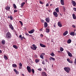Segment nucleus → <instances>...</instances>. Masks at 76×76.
I'll return each mask as SVG.
<instances>
[{
    "label": "nucleus",
    "mask_w": 76,
    "mask_h": 76,
    "mask_svg": "<svg viewBox=\"0 0 76 76\" xmlns=\"http://www.w3.org/2000/svg\"><path fill=\"white\" fill-rule=\"evenodd\" d=\"M42 76H48L46 73L45 72H42Z\"/></svg>",
    "instance_id": "obj_9"
},
{
    "label": "nucleus",
    "mask_w": 76,
    "mask_h": 76,
    "mask_svg": "<svg viewBox=\"0 0 76 76\" xmlns=\"http://www.w3.org/2000/svg\"><path fill=\"white\" fill-rule=\"evenodd\" d=\"M61 22H58V26L60 27H61L62 26V25L61 24Z\"/></svg>",
    "instance_id": "obj_13"
},
{
    "label": "nucleus",
    "mask_w": 76,
    "mask_h": 76,
    "mask_svg": "<svg viewBox=\"0 0 76 76\" xmlns=\"http://www.w3.org/2000/svg\"><path fill=\"white\" fill-rule=\"evenodd\" d=\"M41 22H42V23H44L45 22V21H44V20H43V19H42L41 20Z\"/></svg>",
    "instance_id": "obj_44"
},
{
    "label": "nucleus",
    "mask_w": 76,
    "mask_h": 76,
    "mask_svg": "<svg viewBox=\"0 0 76 76\" xmlns=\"http://www.w3.org/2000/svg\"><path fill=\"white\" fill-rule=\"evenodd\" d=\"M40 31H42V29H40Z\"/></svg>",
    "instance_id": "obj_58"
},
{
    "label": "nucleus",
    "mask_w": 76,
    "mask_h": 76,
    "mask_svg": "<svg viewBox=\"0 0 76 76\" xmlns=\"http://www.w3.org/2000/svg\"><path fill=\"white\" fill-rule=\"evenodd\" d=\"M63 11L65 12L66 11V7L64 6H62Z\"/></svg>",
    "instance_id": "obj_31"
},
{
    "label": "nucleus",
    "mask_w": 76,
    "mask_h": 76,
    "mask_svg": "<svg viewBox=\"0 0 76 76\" xmlns=\"http://www.w3.org/2000/svg\"><path fill=\"white\" fill-rule=\"evenodd\" d=\"M1 43L3 45H5V41L4 40H2L1 41Z\"/></svg>",
    "instance_id": "obj_25"
},
{
    "label": "nucleus",
    "mask_w": 76,
    "mask_h": 76,
    "mask_svg": "<svg viewBox=\"0 0 76 76\" xmlns=\"http://www.w3.org/2000/svg\"><path fill=\"white\" fill-rule=\"evenodd\" d=\"M40 36L41 37H43V35L42 34H40Z\"/></svg>",
    "instance_id": "obj_47"
},
{
    "label": "nucleus",
    "mask_w": 76,
    "mask_h": 76,
    "mask_svg": "<svg viewBox=\"0 0 76 76\" xmlns=\"http://www.w3.org/2000/svg\"><path fill=\"white\" fill-rule=\"evenodd\" d=\"M60 50L62 52L64 50V49L62 47H60Z\"/></svg>",
    "instance_id": "obj_34"
},
{
    "label": "nucleus",
    "mask_w": 76,
    "mask_h": 76,
    "mask_svg": "<svg viewBox=\"0 0 76 76\" xmlns=\"http://www.w3.org/2000/svg\"><path fill=\"white\" fill-rule=\"evenodd\" d=\"M46 21L48 23H49L50 20L49 17L46 18L45 19Z\"/></svg>",
    "instance_id": "obj_7"
},
{
    "label": "nucleus",
    "mask_w": 76,
    "mask_h": 76,
    "mask_svg": "<svg viewBox=\"0 0 76 76\" xmlns=\"http://www.w3.org/2000/svg\"><path fill=\"white\" fill-rule=\"evenodd\" d=\"M74 63L76 65V58L75 59V61L74 62Z\"/></svg>",
    "instance_id": "obj_48"
},
{
    "label": "nucleus",
    "mask_w": 76,
    "mask_h": 76,
    "mask_svg": "<svg viewBox=\"0 0 76 76\" xmlns=\"http://www.w3.org/2000/svg\"><path fill=\"white\" fill-rule=\"evenodd\" d=\"M19 22H20V23L21 26H22L23 25V23L21 21H20Z\"/></svg>",
    "instance_id": "obj_39"
},
{
    "label": "nucleus",
    "mask_w": 76,
    "mask_h": 76,
    "mask_svg": "<svg viewBox=\"0 0 76 76\" xmlns=\"http://www.w3.org/2000/svg\"><path fill=\"white\" fill-rule=\"evenodd\" d=\"M60 2L61 4H62V5H64V0H61Z\"/></svg>",
    "instance_id": "obj_19"
},
{
    "label": "nucleus",
    "mask_w": 76,
    "mask_h": 76,
    "mask_svg": "<svg viewBox=\"0 0 76 76\" xmlns=\"http://www.w3.org/2000/svg\"><path fill=\"white\" fill-rule=\"evenodd\" d=\"M4 57L5 60H7L8 59L7 57L5 55L4 56Z\"/></svg>",
    "instance_id": "obj_28"
},
{
    "label": "nucleus",
    "mask_w": 76,
    "mask_h": 76,
    "mask_svg": "<svg viewBox=\"0 0 76 76\" xmlns=\"http://www.w3.org/2000/svg\"><path fill=\"white\" fill-rule=\"evenodd\" d=\"M25 4V2H23V3H21V7H23L24 6V5Z\"/></svg>",
    "instance_id": "obj_24"
},
{
    "label": "nucleus",
    "mask_w": 76,
    "mask_h": 76,
    "mask_svg": "<svg viewBox=\"0 0 76 76\" xmlns=\"http://www.w3.org/2000/svg\"><path fill=\"white\" fill-rule=\"evenodd\" d=\"M11 34L9 32L7 33L6 34V38L8 39H10L11 38Z\"/></svg>",
    "instance_id": "obj_1"
},
{
    "label": "nucleus",
    "mask_w": 76,
    "mask_h": 76,
    "mask_svg": "<svg viewBox=\"0 0 76 76\" xmlns=\"http://www.w3.org/2000/svg\"><path fill=\"white\" fill-rule=\"evenodd\" d=\"M53 14L55 17L57 18L58 17V14H57L56 12H54Z\"/></svg>",
    "instance_id": "obj_6"
},
{
    "label": "nucleus",
    "mask_w": 76,
    "mask_h": 76,
    "mask_svg": "<svg viewBox=\"0 0 76 76\" xmlns=\"http://www.w3.org/2000/svg\"><path fill=\"white\" fill-rule=\"evenodd\" d=\"M67 61H68L69 63H71L72 64V61L69 58H67Z\"/></svg>",
    "instance_id": "obj_22"
},
{
    "label": "nucleus",
    "mask_w": 76,
    "mask_h": 76,
    "mask_svg": "<svg viewBox=\"0 0 76 76\" xmlns=\"http://www.w3.org/2000/svg\"><path fill=\"white\" fill-rule=\"evenodd\" d=\"M10 19L11 20H13V17H12V15H10Z\"/></svg>",
    "instance_id": "obj_37"
},
{
    "label": "nucleus",
    "mask_w": 76,
    "mask_h": 76,
    "mask_svg": "<svg viewBox=\"0 0 76 76\" xmlns=\"http://www.w3.org/2000/svg\"><path fill=\"white\" fill-rule=\"evenodd\" d=\"M49 60H50V61H51L52 60L53 61H55V59L54 58L51 57H50V58H49Z\"/></svg>",
    "instance_id": "obj_20"
},
{
    "label": "nucleus",
    "mask_w": 76,
    "mask_h": 76,
    "mask_svg": "<svg viewBox=\"0 0 76 76\" xmlns=\"http://www.w3.org/2000/svg\"><path fill=\"white\" fill-rule=\"evenodd\" d=\"M31 72H32L33 74H34V71L33 69H32L31 70Z\"/></svg>",
    "instance_id": "obj_40"
},
{
    "label": "nucleus",
    "mask_w": 76,
    "mask_h": 76,
    "mask_svg": "<svg viewBox=\"0 0 76 76\" xmlns=\"http://www.w3.org/2000/svg\"><path fill=\"white\" fill-rule=\"evenodd\" d=\"M40 45L41 47H43V48H46V46L45 45L42 44V43H40Z\"/></svg>",
    "instance_id": "obj_17"
},
{
    "label": "nucleus",
    "mask_w": 76,
    "mask_h": 76,
    "mask_svg": "<svg viewBox=\"0 0 76 76\" xmlns=\"http://www.w3.org/2000/svg\"><path fill=\"white\" fill-rule=\"evenodd\" d=\"M72 4L73 6H75L76 5V3L74 1L72 0Z\"/></svg>",
    "instance_id": "obj_15"
},
{
    "label": "nucleus",
    "mask_w": 76,
    "mask_h": 76,
    "mask_svg": "<svg viewBox=\"0 0 76 76\" xmlns=\"http://www.w3.org/2000/svg\"><path fill=\"white\" fill-rule=\"evenodd\" d=\"M39 61H40L39 60L37 59H36L35 60V61L36 63H38V62H39Z\"/></svg>",
    "instance_id": "obj_30"
},
{
    "label": "nucleus",
    "mask_w": 76,
    "mask_h": 76,
    "mask_svg": "<svg viewBox=\"0 0 76 76\" xmlns=\"http://www.w3.org/2000/svg\"><path fill=\"white\" fill-rule=\"evenodd\" d=\"M72 42V40L71 39H69L68 40V41H67V43L68 44H70V43H71Z\"/></svg>",
    "instance_id": "obj_26"
},
{
    "label": "nucleus",
    "mask_w": 76,
    "mask_h": 76,
    "mask_svg": "<svg viewBox=\"0 0 76 76\" xmlns=\"http://www.w3.org/2000/svg\"><path fill=\"white\" fill-rule=\"evenodd\" d=\"M18 12V11L17 10H14V13H15V12Z\"/></svg>",
    "instance_id": "obj_51"
},
{
    "label": "nucleus",
    "mask_w": 76,
    "mask_h": 76,
    "mask_svg": "<svg viewBox=\"0 0 76 76\" xmlns=\"http://www.w3.org/2000/svg\"><path fill=\"white\" fill-rule=\"evenodd\" d=\"M64 69L67 73H69L70 70V69L69 67H65L64 68Z\"/></svg>",
    "instance_id": "obj_2"
},
{
    "label": "nucleus",
    "mask_w": 76,
    "mask_h": 76,
    "mask_svg": "<svg viewBox=\"0 0 76 76\" xmlns=\"http://www.w3.org/2000/svg\"><path fill=\"white\" fill-rule=\"evenodd\" d=\"M55 10H56V11L57 12H59V10L58 8H56L55 9Z\"/></svg>",
    "instance_id": "obj_35"
},
{
    "label": "nucleus",
    "mask_w": 76,
    "mask_h": 76,
    "mask_svg": "<svg viewBox=\"0 0 76 76\" xmlns=\"http://www.w3.org/2000/svg\"><path fill=\"white\" fill-rule=\"evenodd\" d=\"M19 38L20 39H21V40L23 41V37H22V35H20V36H19Z\"/></svg>",
    "instance_id": "obj_29"
},
{
    "label": "nucleus",
    "mask_w": 76,
    "mask_h": 76,
    "mask_svg": "<svg viewBox=\"0 0 76 76\" xmlns=\"http://www.w3.org/2000/svg\"><path fill=\"white\" fill-rule=\"evenodd\" d=\"M19 65L20 66V67H22V64L21 63H20L19 64Z\"/></svg>",
    "instance_id": "obj_41"
},
{
    "label": "nucleus",
    "mask_w": 76,
    "mask_h": 76,
    "mask_svg": "<svg viewBox=\"0 0 76 76\" xmlns=\"http://www.w3.org/2000/svg\"><path fill=\"white\" fill-rule=\"evenodd\" d=\"M44 55H45V53H42L40 55V57L42 59H44Z\"/></svg>",
    "instance_id": "obj_5"
},
{
    "label": "nucleus",
    "mask_w": 76,
    "mask_h": 76,
    "mask_svg": "<svg viewBox=\"0 0 76 76\" xmlns=\"http://www.w3.org/2000/svg\"><path fill=\"white\" fill-rule=\"evenodd\" d=\"M19 69H21L22 67H19Z\"/></svg>",
    "instance_id": "obj_56"
},
{
    "label": "nucleus",
    "mask_w": 76,
    "mask_h": 76,
    "mask_svg": "<svg viewBox=\"0 0 76 76\" xmlns=\"http://www.w3.org/2000/svg\"><path fill=\"white\" fill-rule=\"evenodd\" d=\"M68 55V56L70 57H72V55L70 52H68V53H67Z\"/></svg>",
    "instance_id": "obj_12"
},
{
    "label": "nucleus",
    "mask_w": 76,
    "mask_h": 76,
    "mask_svg": "<svg viewBox=\"0 0 76 76\" xmlns=\"http://www.w3.org/2000/svg\"><path fill=\"white\" fill-rule=\"evenodd\" d=\"M52 67H53V64L52 65Z\"/></svg>",
    "instance_id": "obj_64"
},
{
    "label": "nucleus",
    "mask_w": 76,
    "mask_h": 76,
    "mask_svg": "<svg viewBox=\"0 0 76 76\" xmlns=\"http://www.w3.org/2000/svg\"><path fill=\"white\" fill-rule=\"evenodd\" d=\"M13 7H14V9H15L17 8L15 4H13Z\"/></svg>",
    "instance_id": "obj_36"
},
{
    "label": "nucleus",
    "mask_w": 76,
    "mask_h": 76,
    "mask_svg": "<svg viewBox=\"0 0 76 76\" xmlns=\"http://www.w3.org/2000/svg\"><path fill=\"white\" fill-rule=\"evenodd\" d=\"M14 71L16 73V74L18 75L19 74V71H18L16 69H14Z\"/></svg>",
    "instance_id": "obj_21"
},
{
    "label": "nucleus",
    "mask_w": 76,
    "mask_h": 76,
    "mask_svg": "<svg viewBox=\"0 0 76 76\" xmlns=\"http://www.w3.org/2000/svg\"><path fill=\"white\" fill-rule=\"evenodd\" d=\"M13 47L14 48H15L16 49H18V47H17V46L15 45H13Z\"/></svg>",
    "instance_id": "obj_32"
},
{
    "label": "nucleus",
    "mask_w": 76,
    "mask_h": 76,
    "mask_svg": "<svg viewBox=\"0 0 76 76\" xmlns=\"http://www.w3.org/2000/svg\"><path fill=\"white\" fill-rule=\"evenodd\" d=\"M23 39H26V38L24 37H23Z\"/></svg>",
    "instance_id": "obj_62"
},
{
    "label": "nucleus",
    "mask_w": 76,
    "mask_h": 76,
    "mask_svg": "<svg viewBox=\"0 0 76 76\" xmlns=\"http://www.w3.org/2000/svg\"><path fill=\"white\" fill-rule=\"evenodd\" d=\"M5 9L6 10H10V7L9 6H7L6 7H5Z\"/></svg>",
    "instance_id": "obj_18"
},
{
    "label": "nucleus",
    "mask_w": 76,
    "mask_h": 76,
    "mask_svg": "<svg viewBox=\"0 0 76 76\" xmlns=\"http://www.w3.org/2000/svg\"><path fill=\"white\" fill-rule=\"evenodd\" d=\"M22 75L23 76H24V75L23 74H22Z\"/></svg>",
    "instance_id": "obj_60"
},
{
    "label": "nucleus",
    "mask_w": 76,
    "mask_h": 76,
    "mask_svg": "<svg viewBox=\"0 0 76 76\" xmlns=\"http://www.w3.org/2000/svg\"><path fill=\"white\" fill-rule=\"evenodd\" d=\"M54 27L55 28H56V25H54Z\"/></svg>",
    "instance_id": "obj_59"
},
{
    "label": "nucleus",
    "mask_w": 76,
    "mask_h": 76,
    "mask_svg": "<svg viewBox=\"0 0 76 76\" xmlns=\"http://www.w3.org/2000/svg\"><path fill=\"white\" fill-rule=\"evenodd\" d=\"M48 26V24L46 22L44 23V27L45 28H47Z\"/></svg>",
    "instance_id": "obj_11"
},
{
    "label": "nucleus",
    "mask_w": 76,
    "mask_h": 76,
    "mask_svg": "<svg viewBox=\"0 0 76 76\" xmlns=\"http://www.w3.org/2000/svg\"><path fill=\"white\" fill-rule=\"evenodd\" d=\"M9 26L10 28H11V29L13 31H15V30L14 29V28L12 26V25L11 24L10 25H9Z\"/></svg>",
    "instance_id": "obj_10"
},
{
    "label": "nucleus",
    "mask_w": 76,
    "mask_h": 76,
    "mask_svg": "<svg viewBox=\"0 0 76 76\" xmlns=\"http://www.w3.org/2000/svg\"><path fill=\"white\" fill-rule=\"evenodd\" d=\"M34 29L31 30V31H28V33L30 34H32L34 33Z\"/></svg>",
    "instance_id": "obj_23"
},
{
    "label": "nucleus",
    "mask_w": 76,
    "mask_h": 76,
    "mask_svg": "<svg viewBox=\"0 0 76 76\" xmlns=\"http://www.w3.org/2000/svg\"><path fill=\"white\" fill-rule=\"evenodd\" d=\"M39 3H40V4H43V2L41 1H39Z\"/></svg>",
    "instance_id": "obj_45"
},
{
    "label": "nucleus",
    "mask_w": 76,
    "mask_h": 76,
    "mask_svg": "<svg viewBox=\"0 0 76 76\" xmlns=\"http://www.w3.org/2000/svg\"><path fill=\"white\" fill-rule=\"evenodd\" d=\"M45 61H46V62H48V61L47 60V59H45Z\"/></svg>",
    "instance_id": "obj_55"
},
{
    "label": "nucleus",
    "mask_w": 76,
    "mask_h": 76,
    "mask_svg": "<svg viewBox=\"0 0 76 76\" xmlns=\"http://www.w3.org/2000/svg\"><path fill=\"white\" fill-rule=\"evenodd\" d=\"M72 16L73 19H76V17L75 14H73L72 15Z\"/></svg>",
    "instance_id": "obj_27"
},
{
    "label": "nucleus",
    "mask_w": 76,
    "mask_h": 76,
    "mask_svg": "<svg viewBox=\"0 0 76 76\" xmlns=\"http://www.w3.org/2000/svg\"><path fill=\"white\" fill-rule=\"evenodd\" d=\"M27 69V71H28V72L29 73H30L31 72V69L30 66H27L26 67Z\"/></svg>",
    "instance_id": "obj_3"
},
{
    "label": "nucleus",
    "mask_w": 76,
    "mask_h": 76,
    "mask_svg": "<svg viewBox=\"0 0 76 76\" xmlns=\"http://www.w3.org/2000/svg\"><path fill=\"white\" fill-rule=\"evenodd\" d=\"M25 34L27 36H28L29 35V34L28 33H25Z\"/></svg>",
    "instance_id": "obj_46"
},
{
    "label": "nucleus",
    "mask_w": 76,
    "mask_h": 76,
    "mask_svg": "<svg viewBox=\"0 0 76 76\" xmlns=\"http://www.w3.org/2000/svg\"><path fill=\"white\" fill-rule=\"evenodd\" d=\"M42 64L44 65H45V61L44 60H43V61H42Z\"/></svg>",
    "instance_id": "obj_42"
},
{
    "label": "nucleus",
    "mask_w": 76,
    "mask_h": 76,
    "mask_svg": "<svg viewBox=\"0 0 76 76\" xmlns=\"http://www.w3.org/2000/svg\"><path fill=\"white\" fill-rule=\"evenodd\" d=\"M72 27L74 28L75 27V26L74 25H72Z\"/></svg>",
    "instance_id": "obj_53"
},
{
    "label": "nucleus",
    "mask_w": 76,
    "mask_h": 76,
    "mask_svg": "<svg viewBox=\"0 0 76 76\" xmlns=\"http://www.w3.org/2000/svg\"><path fill=\"white\" fill-rule=\"evenodd\" d=\"M34 57L35 58H38V56H37V55H36V54H35L34 55Z\"/></svg>",
    "instance_id": "obj_43"
},
{
    "label": "nucleus",
    "mask_w": 76,
    "mask_h": 76,
    "mask_svg": "<svg viewBox=\"0 0 76 76\" xmlns=\"http://www.w3.org/2000/svg\"><path fill=\"white\" fill-rule=\"evenodd\" d=\"M49 5V4H48V3H47L46 4V7H48Z\"/></svg>",
    "instance_id": "obj_49"
},
{
    "label": "nucleus",
    "mask_w": 76,
    "mask_h": 76,
    "mask_svg": "<svg viewBox=\"0 0 76 76\" xmlns=\"http://www.w3.org/2000/svg\"><path fill=\"white\" fill-rule=\"evenodd\" d=\"M38 70H39V71H41L42 69L39 68V69H38Z\"/></svg>",
    "instance_id": "obj_52"
},
{
    "label": "nucleus",
    "mask_w": 76,
    "mask_h": 76,
    "mask_svg": "<svg viewBox=\"0 0 76 76\" xmlns=\"http://www.w3.org/2000/svg\"><path fill=\"white\" fill-rule=\"evenodd\" d=\"M70 35L71 36H74L75 35V33L73 31H71L70 34Z\"/></svg>",
    "instance_id": "obj_16"
},
{
    "label": "nucleus",
    "mask_w": 76,
    "mask_h": 76,
    "mask_svg": "<svg viewBox=\"0 0 76 76\" xmlns=\"http://www.w3.org/2000/svg\"><path fill=\"white\" fill-rule=\"evenodd\" d=\"M32 46H33V47H31V49L34 50H36L37 48V47H36L34 44Z\"/></svg>",
    "instance_id": "obj_4"
},
{
    "label": "nucleus",
    "mask_w": 76,
    "mask_h": 76,
    "mask_svg": "<svg viewBox=\"0 0 76 76\" xmlns=\"http://www.w3.org/2000/svg\"><path fill=\"white\" fill-rule=\"evenodd\" d=\"M68 34V31H66L63 34V35L64 36H65Z\"/></svg>",
    "instance_id": "obj_14"
},
{
    "label": "nucleus",
    "mask_w": 76,
    "mask_h": 76,
    "mask_svg": "<svg viewBox=\"0 0 76 76\" xmlns=\"http://www.w3.org/2000/svg\"><path fill=\"white\" fill-rule=\"evenodd\" d=\"M12 66L14 67H16L17 66V65L15 64H13Z\"/></svg>",
    "instance_id": "obj_33"
},
{
    "label": "nucleus",
    "mask_w": 76,
    "mask_h": 76,
    "mask_svg": "<svg viewBox=\"0 0 76 76\" xmlns=\"http://www.w3.org/2000/svg\"><path fill=\"white\" fill-rule=\"evenodd\" d=\"M10 18V16H8V18Z\"/></svg>",
    "instance_id": "obj_61"
},
{
    "label": "nucleus",
    "mask_w": 76,
    "mask_h": 76,
    "mask_svg": "<svg viewBox=\"0 0 76 76\" xmlns=\"http://www.w3.org/2000/svg\"><path fill=\"white\" fill-rule=\"evenodd\" d=\"M50 55L52 56V57H54V56H55V55L53 53L50 54Z\"/></svg>",
    "instance_id": "obj_38"
},
{
    "label": "nucleus",
    "mask_w": 76,
    "mask_h": 76,
    "mask_svg": "<svg viewBox=\"0 0 76 76\" xmlns=\"http://www.w3.org/2000/svg\"><path fill=\"white\" fill-rule=\"evenodd\" d=\"M73 10L75 11H76V8H73Z\"/></svg>",
    "instance_id": "obj_50"
},
{
    "label": "nucleus",
    "mask_w": 76,
    "mask_h": 76,
    "mask_svg": "<svg viewBox=\"0 0 76 76\" xmlns=\"http://www.w3.org/2000/svg\"><path fill=\"white\" fill-rule=\"evenodd\" d=\"M50 32V28L48 27L46 28V32L47 33H49Z\"/></svg>",
    "instance_id": "obj_8"
},
{
    "label": "nucleus",
    "mask_w": 76,
    "mask_h": 76,
    "mask_svg": "<svg viewBox=\"0 0 76 76\" xmlns=\"http://www.w3.org/2000/svg\"><path fill=\"white\" fill-rule=\"evenodd\" d=\"M29 37H31L32 36V35H29Z\"/></svg>",
    "instance_id": "obj_57"
},
{
    "label": "nucleus",
    "mask_w": 76,
    "mask_h": 76,
    "mask_svg": "<svg viewBox=\"0 0 76 76\" xmlns=\"http://www.w3.org/2000/svg\"><path fill=\"white\" fill-rule=\"evenodd\" d=\"M2 53V51H1V50H0V54H1Z\"/></svg>",
    "instance_id": "obj_54"
},
{
    "label": "nucleus",
    "mask_w": 76,
    "mask_h": 76,
    "mask_svg": "<svg viewBox=\"0 0 76 76\" xmlns=\"http://www.w3.org/2000/svg\"><path fill=\"white\" fill-rule=\"evenodd\" d=\"M52 5H53V4H51L50 5V6H51Z\"/></svg>",
    "instance_id": "obj_63"
}]
</instances>
